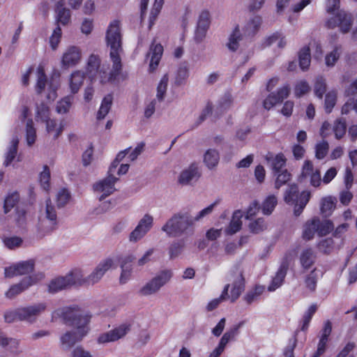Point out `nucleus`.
Returning a JSON list of instances; mask_svg holds the SVG:
<instances>
[{"mask_svg": "<svg viewBox=\"0 0 357 357\" xmlns=\"http://www.w3.org/2000/svg\"><path fill=\"white\" fill-rule=\"evenodd\" d=\"M130 329L131 324L130 323H123L112 330L100 335L97 341L99 344L117 341L124 337L130 332Z\"/></svg>", "mask_w": 357, "mask_h": 357, "instance_id": "2eb2a0df", "label": "nucleus"}, {"mask_svg": "<svg viewBox=\"0 0 357 357\" xmlns=\"http://www.w3.org/2000/svg\"><path fill=\"white\" fill-rule=\"evenodd\" d=\"M18 144L19 138L16 136L13 137L10 142V145L8 146V151L6 153V158L3 162L5 166H8L15 159L17 152Z\"/></svg>", "mask_w": 357, "mask_h": 357, "instance_id": "473e14b6", "label": "nucleus"}, {"mask_svg": "<svg viewBox=\"0 0 357 357\" xmlns=\"http://www.w3.org/2000/svg\"><path fill=\"white\" fill-rule=\"evenodd\" d=\"M274 175L276 176L275 187L277 189H279L282 185L287 183L291 178V174L286 169L278 173H274Z\"/></svg>", "mask_w": 357, "mask_h": 357, "instance_id": "bf43d9fd", "label": "nucleus"}, {"mask_svg": "<svg viewBox=\"0 0 357 357\" xmlns=\"http://www.w3.org/2000/svg\"><path fill=\"white\" fill-rule=\"evenodd\" d=\"M337 91H331L326 93L325 97L324 107L327 113H331L336 104Z\"/></svg>", "mask_w": 357, "mask_h": 357, "instance_id": "13d9d810", "label": "nucleus"}, {"mask_svg": "<svg viewBox=\"0 0 357 357\" xmlns=\"http://www.w3.org/2000/svg\"><path fill=\"white\" fill-rule=\"evenodd\" d=\"M316 255L312 248L303 249L299 257L300 263L304 270H308L314 264Z\"/></svg>", "mask_w": 357, "mask_h": 357, "instance_id": "c85d7f7f", "label": "nucleus"}, {"mask_svg": "<svg viewBox=\"0 0 357 357\" xmlns=\"http://www.w3.org/2000/svg\"><path fill=\"white\" fill-rule=\"evenodd\" d=\"M346 128V121L343 119H337L334 122L333 130L336 139H340L344 135Z\"/></svg>", "mask_w": 357, "mask_h": 357, "instance_id": "6e6d98bb", "label": "nucleus"}, {"mask_svg": "<svg viewBox=\"0 0 357 357\" xmlns=\"http://www.w3.org/2000/svg\"><path fill=\"white\" fill-rule=\"evenodd\" d=\"M352 24V19L350 14L344 11H340L337 15L327 21V26L329 28L339 26L343 33L348 32Z\"/></svg>", "mask_w": 357, "mask_h": 357, "instance_id": "a211bd4d", "label": "nucleus"}, {"mask_svg": "<svg viewBox=\"0 0 357 357\" xmlns=\"http://www.w3.org/2000/svg\"><path fill=\"white\" fill-rule=\"evenodd\" d=\"M288 267L289 264L287 261H284L281 263L278 270L272 278V280L268 286L267 289L268 291H274L282 285L287 275Z\"/></svg>", "mask_w": 357, "mask_h": 357, "instance_id": "aec40b11", "label": "nucleus"}, {"mask_svg": "<svg viewBox=\"0 0 357 357\" xmlns=\"http://www.w3.org/2000/svg\"><path fill=\"white\" fill-rule=\"evenodd\" d=\"M50 109L48 106L44 103H41L36 107V119L37 121H42L46 123L49 121Z\"/></svg>", "mask_w": 357, "mask_h": 357, "instance_id": "603ef678", "label": "nucleus"}, {"mask_svg": "<svg viewBox=\"0 0 357 357\" xmlns=\"http://www.w3.org/2000/svg\"><path fill=\"white\" fill-rule=\"evenodd\" d=\"M45 123L47 132L52 135L54 139H57L63 132V123L61 122L57 123L54 119H49Z\"/></svg>", "mask_w": 357, "mask_h": 357, "instance_id": "c9c22d12", "label": "nucleus"}, {"mask_svg": "<svg viewBox=\"0 0 357 357\" xmlns=\"http://www.w3.org/2000/svg\"><path fill=\"white\" fill-rule=\"evenodd\" d=\"M326 90V83L324 78L319 77L316 79L314 91L317 97L321 99Z\"/></svg>", "mask_w": 357, "mask_h": 357, "instance_id": "052dcab7", "label": "nucleus"}, {"mask_svg": "<svg viewBox=\"0 0 357 357\" xmlns=\"http://www.w3.org/2000/svg\"><path fill=\"white\" fill-rule=\"evenodd\" d=\"M337 199L332 196H327L321 199L320 202V211L325 217L330 216L336 206Z\"/></svg>", "mask_w": 357, "mask_h": 357, "instance_id": "7c9ffc66", "label": "nucleus"}, {"mask_svg": "<svg viewBox=\"0 0 357 357\" xmlns=\"http://www.w3.org/2000/svg\"><path fill=\"white\" fill-rule=\"evenodd\" d=\"M172 277L170 270H164L146 282L139 290V294L144 296L155 294L165 286Z\"/></svg>", "mask_w": 357, "mask_h": 357, "instance_id": "6e6552de", "label": "nucleus"}, {"mask_svg": "<svg viewBox=\"0 0 357 357\" xmlns=\"http://www.w3.org/2000/svg\"><path fill=\"white\" fill-rule=\"evenodd\" d=\"M84 337V333L80 335L75 331H67L60 337L61 347L63 349L68 350Z\"/></svg>", "mask_w": 357, "mask_h": 357, "instance_id": "5701e85b", "label": "nucleus"}, {"mask_svg": "<svg viewBox=\"0 0 357 357\" xmlns=\"http://www.w3.org/2000/svg\"><path fill=\"white\" fill-rule=\"evenodd\" d=\"M8 347L9 352L15 356L21 354L20 340L13 337H8L4 344V348Z\"/></svg>", "mask_w": 357, "mask_h": 357, "instance_id": "49530a36", "label": "nucleus"}, {"mask_svg": "<svg viewBox=\"0 0 357 357\" xmlns=\"http://www.w3.org/2000/svg\"><path fill=\"white\" fill-rule=\"evenodd\" d=\"M106 43L110 50V57L114 63V68L116 72L121 70L120 55L123 52L122 36L120 28V22L114 20L112 21L106 31Z\"/></svg>", "mask_w": 357, "mask_h": 357, "instance_id": "f03ea898", "label": "nucleus"}, {"mask_svg": "<svg viewBox=\"0 0 357 357\" xmlns=\"http://www.w3.org/2000/svg\"><path fill=\"white\" fill-rule=\"evenodd\" d=\"M200 176L199 167L197 164L192 163L183 169L178 177V183L181 185H188Z\"/></svg>", "mask_w": 357, "mask_h": 357, "instance_id": "6ab92c4d", "label": "nucleus"}, {"mask_svg": "<svg viewBox=\"0 0 357 357\" xmlns=\"http://www.w3.org/2000/svg\"><path fill=\"white\" fill-rule=\"evenodd\" d=\"M229 284H226L220 297L213 299L208 303L206 306V309L208 311L213 310L220 305V303L227 299V291H229Z\"/></svg>", "mask_w": 357, "mask_h": 357, "instance_id": "09e8293b", "label": "nucleus"}, {"mask_svg": "<svg viewBox=\"0 0 357 357\" xmlns=\"http://www.w3.org/2000/svg\"><path fill=\"white\" fill-rule=\"evenodd\" d=\"M185 243L183 241H178L172 243L169 248V254L171 259L178 257L183 251Z\"/></svg>", "mask_w": 357, "mask_h": 357, "instance_id": "5fc2aeb1", "label": "nucleus"}, {"mask_svg": "<svg viewBox=\"0 0 357 357\" xmlns=\"http://www.w3.org/2000/svg\"><path fill=\"white\" fill-rule=\"evenodd\" d=\"M329 149L328 143L326 141H322L317 144L315 147V157L321 160L327 155Z\"/></svg>", "mask_w": 357, "mask_h": 357, "instance_id": "338daca9", "label": "nucleus"}, {"mask_svg": "<svg viewBox=\"0 0 357 357\" xmlns=\"http://www.w3.org/2000/svg\"><path fill=\"white\" fill-rule=\"evenodd\" d=\"M153 225V217L149 214H145L130 234L129 241L131 243H137L142 239L151 229Z\"/></svg>", "mask_w": 357, "mask_h": 357, "instance_id": "4468645a", "label": "nucleus"}, {"mask_svg": "<svg viewBox=\"0 0 357 357\" xmlns=\"http://www.w3.org/2000/svg\"><path fill=\"white\" fill-rule=\"evenodd\" d=\"M82 274L79 270H74L65 276L53 278L47 284V291L50 294H56L61 290L67 289L72 285H81Z\"/></svg>", "mask_w": 357, "mask_h": 357, "instance_id": "423d86ee", "label": "nucleus"}, {"mask_svg": "<svg viewBox=\"0 0 357 357\" xmlns=\"http://www.w3.org/2000/svg\"><path fill=\"white\" fill-rule=\"evenodd\" d=\"M193 218L188 213L173 215L162 226V230L169 237L193 234Z\"/></svg>", "mask_w": 357, "mask_h": 357, "instance_id": "7ed1b4c3", "label": "nucleus"}, {"mask_svg": "<svg viewBox=\"0 0 357 357\" xmlns=\"http://www.w3.org/2000/svg\"><path fill=\"white\" fill-rule=\"evenodd\" d=\"M116 267L114 259L108 257L102 259L86 278L82 277V284H94L98 283L108 271Z\"/></svg>", "mask_w": 357, "mask_h": 357, "instance_id": "9d476101", "label": "nucleus"}, {"mask_svg": "<svg viewBox=\"0 0 357 357\" xmlns=\"http://www.w3.org/2000/svg\"><path fill=\"white\" fill-rule=\"evenodd\" d=\"M82 60V52L77 45L68 46L61 56L60 64L63 69L67 70L78 66Z\"/></svg>", "mask_w": 357, "mask_h": 357, "instance_id": "ddd939ff", "label": "nucleus"}, {"mask_svg": "<svg viewBox=\"0 0 357 357\" xmlns=\"http://www.w3.org/2000/svg\"><path fill=\"white\" fill-rule=\"evenodd\" d=\"M264 286L255 285L254 287L247 291L243 297V299L248 304H251L264 293Z\"/></svg>", "mask_w": 357, "mask_h": 357, "instance_id": "e433bc0d", "label": "nucleus"}, {"mask_svg": "<svg viewBox=\"0 0 357 357\" xmlns=\"http://www.w3.org/2000/svg\"><path fill=\"white\" fill-rule=\"evenodd\" d=\"M311 90V86L309 83L304 80H298L294 85V92L296 98H300L309 93Z\"/></svg>", "mask_w": 357, "mask_h": 357, "instance_id": "a18cd8bd", "label": "nucleus"}, {"mask_svg": "<svg viewBox=\"0 0 357 357\" xmlns=\"http://www.w3.org/2000/svg\"><path fill=\"white\" fill-rule=\"evenodd\" d=\"M169 82V77L167 74L164 75L158 86H157V93H156V98L159 101H162L165 97L167 86Z\"/></svg>", "mask_w": 357, "mask_h": 357, "instance_id": "de8ad7c7", "label": "nucleus"}, {"mask_svg": "<svg viewBox=\"0 0 357 357\" xmlns=\"http://www.w3.org/2000/svg\"><path fill=\"white\" fill-rule=\"evenodd\" d=\"M278 204V199L275 195H271L266 197L261 204L262 213L266 215L272 213Z\"/></svg>", "mask_w": 357, "mask_h": 357, "instance_id": "ea45409f", "label": "nucleus"}, {"mask_svg": "<svg viewBox=\"0 0 357 357\" xmlns=\"http://www.w3.org/2000/svg\"><path fill=\"white\" fill-rule=\"evenodd\" d=\"M203 161L209 169H214L218 166L220 161L219 151L215 149H208L204 154Z\"/></svg>", "mask_w": 357, "mask_h": 357, "instance_id": "cd10ccee", "label": "nucleus"}, {"mask_svg": "<svg viewBox=\"0 0 357 357\" xmlns=\"http://www.w3.org/2000/svg\"><path fill=\"white\" fill-rule=\"evenodd\" d=\"M20 196L17 192L12 193L6 197L3 206L5 213H8L10 209L15 206V205L18 202Z\"/></svg>", "mask_w": 357, "mask_h": 357, "instance_id": "e2e57ef3", "label": "nucleus"}, {"mask_svg": "<svg viewBox=\"0 0 357 357\" xmlns=\"http://www.w3.org/2000/svg\"><path fill=\"white\" fill-rule=\"evenodd\" d=\"M231 289L230 294L227 293V299L235 302L245 289V278L242 271L237 269L231 275Z\"/></svg>", "mask_w": 357, "mask_h": 357, "instance_id": "f3484780", "label": "nucleus"}, {"mask_svg": "<svg viewBox=\"0 0 357 357\" xmlns=\"http://www.w3.org/2000/svg\"><path fill=\"white\" fill-rule=\"evenodd\" d=\"M154 43L155 41L151 45L149 53V56L151 55L149 68L151 71H153L158 66L163 52L162 46L160 44H154Z\"/></svg>", "mask_w": 357, "mask_h": 357, "instance_id": "a878e982", "label": "nucleus"}, {"mask_svg": "<svg viewBox=\"0 0 357 357\" xmlns=\"http://www.w3.org/2000/svg\"><path fill=\"white\" fill-rule=\"evenodd\" d=\"M52 319L62 318L66 324L75 328L77 333H84V337L88 334L90 328L89 324L91 315L82 311L78 307H63L54 310L52 312Z\"/></svg>", "mask_w": 357, "mask_h": 357, "instance_id": "f257e3e1", "label": "nucleus"}, {"mask_svg": "<svg viewBox=\"0 0 357 357\" xmlns=\"http://www.w3.org/2000/svg\"><path fill=\"white\" fill-rule=\"evenodd\" d=\"M85 74L84 72L80 70H76L69 75L68 86L71 93L75 94L79 91L84 84Z\"/></svg>", "mask_w": 357, "mask_h": 357, "instance_id": "4be33fe9", "label": "nucleus"}, {"mask_svg": "<svg viewBox=\"0 0 357 357\" xmlns=\"http://www.w3.org/2000/svg\"><path fill=\"white\" fill-rule=\"evenodd\" d=\"M42 218L49 219L50 220L57 221V214L54 205L50 198L45 201V208L41 215Z\"/></svg>", "mask_w": 357, "mask_h": 357, "instance_id": "3c124183", "label": "nucleus"}, {"mask_svg": "<svg viewBox=\"0 0 357 357\" xmlns=\"http://www.w3.org/2000/svg\"><path fill=\"white\" fill-rule=\"evenodd\" d=\"M243 36L238 26H236L230 33L226 46L231 52H236L239 47V42Z\"/></svg>", "mask_w": 357, "mask_h": 357, "instance_id": "2f4dec72", "label": "nucleus"}, {"mask_svg": "<svg viewBox=\"0 0 357 357\" xmlns=\"http://www.w3.org/2000/svg\"><path fill=\"white\" fill-rule=\"evenodd\" d=\"M189 77V67L188 63H183L179 65L176 76L175 84L178 86L183 84Z\"/></svg>", "mask_w": 357, "mask_h": 357, "instance_id": "4c0bfd02", "label": "nucleus"}, {"mask_svg": "<svg viewBox=\"0 0 357 357\" xmlns=\"http://www.w3.org/2000/svg\"><path fill=\"white\" fill-rule=\"evenodd\" d=\"M39 182L43 190L46 191L49 190L50 187V170L47 165L43 166V169L39 175Z\"/></svg>", "mask_w": 357, "mask_h": 357, "instance_id": "8fccbe9b", "label": "nucleus"}, {"mask_svg": "<svg viewBox=\"0 0 357 357\" xmlns=\"http://www.w3.org/2000/svg\"><path fill=\"white\" fill-rule=\"evenodd\" d=\"M120 71L116 72L113 68L110 73H107L105 65H101L98 55L92 54L88 58L86 73L91 80L98 79L102 84L109 82L116 79Z\"/></svg>", "mask_w": 357, "mask_h": 357, "instance_id": "39448f33", "label": "nucleus"}, {"mask_svg": "<svg viewBox=\"0 0 357 357\" xmlns=\"http://www.w3.org/2000/svg\"><path fill=\"white\" fill-rule=\"evenodd\" d=\"M310 197V192L303 191L301 194L298 193V188L296 185H291L284 195V201L289 204H294V213L299 215Z\"/></svg>", "mask_w": 357, "mask_h": 357, "instance_id": "0eeeda50", "label": "nucleus"}, {"mask_svg": "<svg viewBox=\"0 0 357 357\" xmlns=\"http://www.w3.org/2000/svg\"><path fill=\"white\" fill-rule=\"evenodd\" d=\"M311 61L310 50L309 47H304L299 52V65L303 70H307Z\"/></svg>", "mask_w": 357, "mask_h": 357, "instance_id": "37998d69", "label": "nucleus"}, {"mask_svg": "<svg viewBox=\"0 0 357 357\" xmlns=\"http://www.w3.org/2000/svg\"><path fill=\"white\" fill-rule=\"evenodd\" d=\"M134 257L131 255L126 257L121 262V273L119 277V282L121 284L127 283L131 278L132 268V265L130 264Z\"/></svg>", "mask_w": 357, "mask_h": 357, "instance_id": "b1692460", "label": "nucleus"}, {"mask_svg": "<svg viewBox=\"0 0 357 357\" xmlns=\"http://www.w3.org/2000/svg\"><path fill=\"white\" fill-rule=\"evenodd\" d=\"M58 222L40 217L38 225V234L42 237L52 233L57 228Z\"/></svg>", "mask_w": 357, "mask_h": 357, "instance_id": "bb28decb", "label": "nucleus"}, {"mask_svg": "<svg viewBox=\"0 0 357 357\" xmlns=\"http://www.w3.org/2000/svg\"><path fill=\"white\" fill-rule=\"evenodd\" d=\"M317 281V270L314 268L305 277L304 283L305 288L310 292L315 291Z\"/></svg>", "mask_w": 357, "mask_h": 357, "instance_id": "58836bf2", "label": "nucleus"}, {"mask_svg": "<svg viewBox=\"0 0 357 357\" xmlns=\"http://www.w3.org/2000/svg\"><path fill=\"white\" fill-rule=\"evenodd\" d=\"M266 158L271 166L273 173H278L284 170L283 168L286 165V158L282 153H278L275 155L269 153L266 155Z\"/></svg>", "mask_w": 357, "mask_h": 357, "instance_id": "393cba45", "label": "nucleus"}, {"mask_svg": "<svg viewBox=\"0 0 357 357\" xmlns=\"http://www.w3.org/2000/svg\"><path fill=\"white\" fill-rule=\"evenodd\" d=\"M317 227V233L323 236L329 234L333 229V224L331 220H320L319 218H314Z\"/></svg>", "mask_w": 357, "mask_h": 357, "instance_id": "f704fd0d", "label": "nucleus"}, {"mask_svg": "<svg viewBox=\"0 0 357 357\" xmlns=\"http://www.w3.org/2000/svg\"><path fill=\"white\" fill-rule=\"evenodd\" d=\"M341 52V47L337 46L333 51L327 54L325 56V63L326 66L333 67L339 59Z\"/></svg>", "mask_w": 357, "mask_h": 357, "instance_id": "864d4df0", "label": "nucleus"}, {"mask_svg": "<svg viewBox=\"0 0 357 357\" xmlns=\"http://www.w3.org/2000/svg\"><path fill=\"white\" fill-rule=\"evenodd\" d=\"M2 241L6 248L9 250H15L20 248L23 243V239L17 236H4Z\"/></svg>", "mask_w": 357, "mask_h": 357, "instance_id": "a19ab883", "label": "nucleus"}, {"mask_svg": "<svg viewBox=\"0 0 357 357\" xmlns=\"http://www.w3.org/2000/svg\"><path fill=\"white\" fill-rule=\"evenodd\" d=\"M243 217V212L241 211H236L234 212L232 218L230 221L229 226L225 229L227 234L232 235L238 231L242 227L241 218Z\"/></svg>", "mask_w": 357, "mask_h": 357, "instance_id": "c756f323", "label": "nucleus"}, {"mask_svg": "<svg viewBox=\"0 0 357 357\" xmlns=\"http://www.w3.org/2000/svg\"><path fill=\"white\" fill-rule=\"evenodd\" d=\"M55 19L58 24H61L63 26L70 22L71 13L65 7L63 0H59L55 3Z\"/></svg>", "mask_w": 357, "mask_h": 357, "instance_id": "412c9836", "label": "nucleus"}, {"mask_svg": "<svg viewBox=\"0 0 357 357\" xmlns=\"http://www.w3.org/2000/svg\"><path fill=\"white\" fill-rule=\"evenodd\" d=\"M20 314L19 307L13 310H6L3 314V320L6 323L8 324H11L17 321H20Z\"/></svg>", "mask_w": 357, "mask_h": 357, "instance_id": "0e129e2a", "label": "nucleus"}, {"mask_svg": "<svg viewBox=\"0 0 357 357\" xmlns=\"http://www.w3.org/2000/svg\"><path fill=\"white\" fill-rule=\"evenodd\" d=\"M113 97L111 94H108L102 99L100 108L97 112V119L101 120L105 118L109 113L112 105Z\"/></svg>", "mask_w": 357, "mask_h": 357, "instance_id": "72a5a7b5", "label": "nucleus"}, {"mask_svg": "<svg viewBox=\"0 0 357 357\" xmlns=\"http://www.w3.org/2000/svg\"><path fill=\"white\" fill-rule=\"evenodd\" d=\"M314 218L307 221L303 227V238L309 241L313 238L314 234L317 233V227Z\"/></svg>", "mask_w": 357, "mask_h": 357, "instance_id": "79ce46f5", "label": "nucleus"}, {"mask_svg": "<svg viewBox=\"0 0 357 357\" xmlns=\"http://www.w3.org/2000/svg\"><path fill=\"white\" fill-rule=\"evenodd\" d=\"M35 90L38 94H41L47 88V98L54 100L57 97L56 91L60 86V73L54 72L50 80H47L43 66H39L36 70Z\"/></svg>", "mask_w": 357, "mask_h": 357, "instance_id": "20e7f679", "label": "nucleus"}, {"mask_svg": "<svg viewBox=\"0 0 357 357\" xmlns=\"http://www.w3.org/2000/svg\"><path fill=\"white\" fill-rule=\"evenodd\" d=\"M262 20L259 16H255L250 19L245 26V32L248 34H255L259 29Z\"/></svg>", "mask_w": 357, "mask_h": 357, "instance_id": "c03bdc74", "label": "nucleus"}, {"mask_svg": "<svg viewBox=\"0 0 357 357\" xmlns=\"http://www.w3.org/2000/svg\"><path fill=\"white\" fill-rule=\"evenodd\" d=\"M71 105L72 98L70 96H66L57 102L56 111L59 114H66L68 112Z\"/></svg>", "mask_w": 357, "mask_h": 357, "instance_id": "680f3d73", "label": "nucleus"}, {"mask_svg": "<svg viewBox=\"0 0 357 357\" xmlns=\"http://www.w3.org/2000/svg\"><path fill=\"white\" fill-rule=\"evenodd\" d=\"M26 142L29 146L34 144L36 139V132L33 127V122L32 119H29L26 125Z\"/></svg>", "mask_w": 357, "mask_h": 357, "instance_id": "4d7b16f0", "label": "nucleus"}, {"mask_svg": "<svg viewBox=\"0 0 357 357\" xmlns=\"http://www.w3.org/2000/svg\"><path fill=\"white\" fill-rule=\"evenodd\" d=\"M282 102L281 100L278 98V95L275 92L271 93L264 100L263 106L264 107L269 110L273 108L276 105Z\"/></svg>", "mask_w": 357, "mask_h": 357, "instance_id": "69168bd1", "label": "nucleus"}, {"mask_svg": "<svg viewBox=\"0 0 357 357\" xmlns=\"http://www.w3.org/2000/svg\"><path fill=\"white\" fill-rule=\"evenodd\" d=\"M118 181L115 174H110L108 169L107 176L96 181L93 185V190L100 201L105 199L116 191L115 183Z\"/></svg>", "mask_w": 357, "mask_h": 357, "instance_id": "1a4fd4ad", "label": "nucleus"}, {"mask_svg": "<svg viewBox=\"0 0 357 357\" xmlns=\"http://www.w3.org/2000/svg\"><path fill=\"white\" fill-rule=\"evenodd\" d=\"M44 278L45 275L43 273L25 277L19 283L10 286L6 291L5 296L8 299H13Z\"/></svg>", "mask_w": 357, "mask_h": 357, "instance_id": "9b49d317", "label": "nucleus"}, {"mask_svg": "<svg viewBox=\"0 0 357 357\" xmlns=\"http://www.w3.org/2000/svg\"><path fill=\"white\" fill-rule=\"evenodd\" d=\"M34 261L27 260L13 264L4 269L6 278H12L14 277L29 274L33 271Z\"/></svg>", "mask_w": 357, "mask_h": 357, "instance_id": "dca6fc26", "label": "nucleus"}, {"mask_svg": "<svg viewBox=\"0 0 357 357\" xmlns=\"http://www.w3.org/2000/svg\"><path fill=\"white\" fill-rule=\"evenodd\" d=\"M356 348V344L354 342H347L343 348L335 356L336 357H355L352 351Z\"/></svg>", "mask_w": 357, "mask_h": 357, "instance_id": "774afa93", "label": "nucleus"}, {"mask_svg": "<svg viewBox=\"0 0 357 357\" xmlns=\"http://www.w3.org/2000/svg\"><path fill=\"white\" fill-rule=\"evenodd\" d=\"M47 308V303L45 302H39L20 307V321L33 324L46 311Z\"/></svg>", "mask_w": 357, "mask_h": 357, "instance_id": "f8f14e48", "label": "nucleus"}]
</instances>
